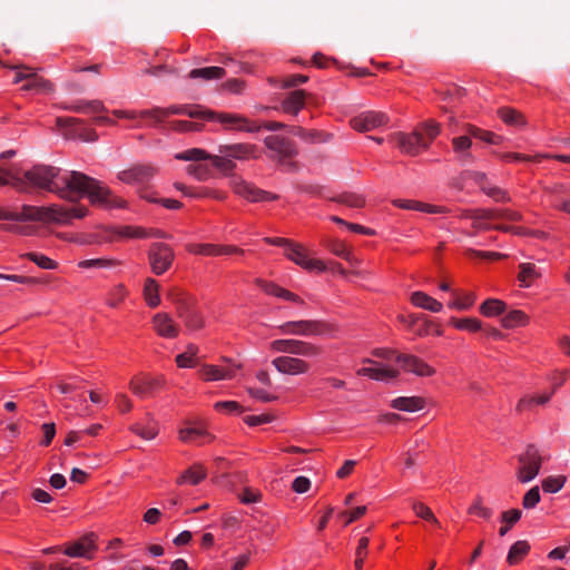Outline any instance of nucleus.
Returning <instances> with one entry per match:
<instances>
[{"label":"nucleus","mask_w":570,"mask_h":570,"mask_svg":"<svg viewBox=\"0 0 570 570\" xmlns=\"http://www.w3.org/2000/svg\"><path fill=\"white\" fill-rule=\"evenodd\" d=\"M0 174L10 176L11 184L21 193H27L29 187L43 189L56 194L63 200L78 203L87 197L92 205L101 207H122L124 200L117 198L109 188L99 180L76 170L61 171L60 168L49 165H36L23 173L22 177L11 174L0 167Z\"/></svg>","instance_id":"1"},{"label":"nucleus","mask_w":570,"mask_h":570,"mask_svg":"<svg viewBox=\"0 0 570 570\" xmlns=\"http://www.w3.org/2000/svg\"><path fill=\"white\" fill-rule=\"evenodd\" d=\"M0 220L11 222H63L66 215L60 208L23 205L20 212L0 207Z\"/></svg>","instance_id":"2"},{"label":"nucleus","mask_w":570,"mask_h":570,"mask_svg":"<svg viewBox=\"0 0 570 570\" xmlns=\"http://www.w3.org/2000/svg\"><path fill=\"white\" fill-rule=\"evenodd\" d=\"M169 297L176 305L177 315L184 322L187 330L198 331L204 327V317L196 308L193 298L176 289L169 293Z\"/></svg>","instance_id":"3"},{"label":"nucleus","mask_w":570,"mask_h":570,"mask_svg":"<svg viewBox=\"0 0 570 570\" xmlns=\"http://www.w3.org/2000/svg\"><path fill=\"white\" fill-rule=\"evenodd\" d=\"M331 330L332 326L328 323L320 320L292 321L279 325L282 334L305 337L322 336Z\"/></svg>","instance_id":"4"},{"label":"nucleus","mask_w":570,"mask_h":570,"mask_svg":"<svg viewBox=\"0 0 570 570\" xmlns=\"http://www.w3.org/2000/svg\"><path fill=\"white\" fill-rule=\"evenodd\" d=\"M269 347L277 353L298 355L303 357H316L322 353V348L311 342L301 340H275L271 342Z\"/></svg>","instance_id":"5"},{"label":"nucleus","mask_w":570,"mask_h":570,"mask_svg":"<svg viewBox=\"0 0 570 570\" xmlns=\"http://www.w3.org/2000/svg\"><path fill=\"white\" fill-rule=\"evenodd\" d=\"M229 186L234 193L249 202H272L278 199V195L257 188L255 185L238 176H233Z\"/></svg>","instance_id":"6"},{"label":"nucleus","mask_w":570,"mask_h":570,"mask_svg":"<svg viewBox=\"0 0 570 570\" xmlns=\"http://www.w3.org/2000/svg\"><path fill=\"white\" fill-rule=\"evenodd\" d=\"M204 119L219 122L225 130H243L248 132L259 130V127L252 126L247 118L237 114L205 110Z\"/></svg>","instance_id":"7"},{"label":"nucleus","mask_w":570,"mask_h":570,"mask_svg":"<svg viewBox=\"0 0 570 570\" xmlns=\"http://www.w3.org/2000/svg\"><path fill=\"white\" fill-rule=\"evenodd\" d=\"M391 139L396 144L400 150L410 156H416L422 149L429 148V141H425L423 132L414 129L412 132H395Z\"/></svg>","instance_id":"8"},{"label":"nucleus","mask_w":570,"mask_h":570,"mask_svg":"<svg viewBox=\"0 0 570 570\" xmlns=\"http://www.w3.org/2000/svg\"><path fill=\"white\" fill-rule=\"evenodd\" d=\"M148 258L151 271L156 275H161L171 266L175 253L173 248L165 243H154L148 252Z\"/></svg>","instance_id":"9"},{"label":"nucleus","mask_w":570,"mask_h":570,"mask_svg":"<svg viewBox=\"0 0 570 570\" xmlns=\"http://www.w3.org/2000/svg\"><path fill=\"white\" fill-rule=\"evenodd\" d=\"M362 362L364 364H368L370 366L358 368L356 371V374L358 376H367L372 380L384 383H391L400 376L399 370L386 366L379 361H374L372 358H364Z\"/></svg>","instance_id":"10"},{"label":"nucleus","mask_w":570,"mask_h":570,"mask_svg":"<svg viewBox=\"0 0 570 570\" xmlns=\"http://www.w3.org/2000/svg\"><path fill=\"white\" fill-rule=\"evenodd\" d=\"M97 539L98 537L95 532H88L78 540L67 544L63 553L71 558H86L91 560V552L98 549L96 543Z\"/></svg>","instance_id":"11"},{"label":"nucleus","mask_w":570,"mask_h":570,"mask_svg":"<svg viewBox=\"0 0 570 570\" xmlns=\"http://www.w3.org/2000/svg\"><path fill=\"white\" fill-rule=\"evenodd\" d=\"M285 256L294 262L296 265L303 267L306 271L324 272L326 265L321 259L309 258L306 250L301 244H293L285 250Z\"/></svg>","instance_id":"12"},{"label":"nucleus","mask_w":570,"mask_h":570,"mask_svg":"<svg viewBox=\"0 0 570 570\" xmlns=\"http://www.w3.org/2000/svg\"><path fill=\"white\" fill-rule=\"evenodd\" d=\"M264 144L267 149L275 153L277 160L282 164L297 154L294 141L279 135H269L265 137Z\"/></svg>","instance_id":"13"},{"label":"nucleus","mask_w":570,"mask_h":570,"mask_svg":"<svg viewBox=\"0 0 570 570\" xmlns=\"http://www.w3.org/2000/svg\"><path fill=\"white\" fill-rule=\"evenodd\" d=\"M158 173V168L153 165H136L118 174V179L126 184L142 185L151 180Z\"/></svg>","instance_id":"14"},{"label":"nucleus","mask_w":570,"mask_h":570,"mask_svg":"<svg viewBox=\"0 0 570 570\" xmlns=\"http://www.w3.org/2000/svg\"><path fill=\"white\" fill-rule=\"evenodd\" d=\"M273 366L282 374L298 375L309 371V364L298 357L278 356L272 361Z\"/></svg>","instance_id":"15"},{"label":"nucleus","mask_w":570,"mask_h":570,"mask_svg":"<svg viewBox=\"0 0 570 570\" xmlns=\"http://www.w3.org/2000/svg\"><path fill=\"white\" fill-rule=\"evenodd\" d=\"M387 117L379 111H365L351 119V126L357 131H370L386 124Z\"/></svg>","instance_id":"16"},{"label":"nucleus","mask_w":570,"mask_h":570,"mask_svg":"<svg viewBox=\"0 0 570 570\" xmlns=\"http://www.w3.org/2000/svg\"><path fill=\"white\" fill-rule=\"evenodd\" d=\"M226 361L229 363L227 366L210 364L203 365L200 368L202 379L204 381H223L234 379L239 365L232 363L229 360Z\"/></svg>","instance_id":"17"},{"label":"nucleus","mask_w":570,"mask_h":570,"mask_svg":"<svg viewBox=\"0 0 570 570\" xmlns=\"http://www.w3.org/2000/svg\"><path fill=\"white\" fill-rule=\"evenodd\" d=\"M396 362L401 364L403 370L417 376H432L435 373L433 367L415 355L399 354L396 355Z\"/></svg>","instance_id":"18"},{"label":"nucleus","mask_w":570,"mask_h":570,"mask_svg":"<svg viewBox=\"0 0 570 570\" xmlns=\"http://www.w3.org/2000/svg\"><path fill=\"white\" fill-rule=\"evenodd\" d=\"M164 384L163 377H134L129 382V389L139 397H147L153 395Z\"/></svg>","instance_id":"19"},{"label":"nucleus","mask_w":570,"mask_h":570,"mask_svg":"<svg viewBox=\"0 0 570 570\" xmlns=\"http://www.w3.org/2000/svg\"><path fill=\"white\" fill-rule=\"evenodd\" d=\"M257 147L252 144H232L220 145L218 153L229 157L232 160H246L249 158H257Z\"/></svg>","instance_id":"20"},{"label":"nucleus","mask_w":570,"mask_h":570,"mask_svg":"<svg viewBox=\"0 0 570 570\" xmlns=\"http://www.w3.org/2000/svg\"><path fill=\"white\" fill-rule=\"evenodd\" d=\"M153 327L156 333L165 338H175L179 334V326L167 313H157L153 317Z\"/></svg>","instance_id":"21"},{"label":"nucleus","mask_w":570,"mask_h":570,"mask_svg":"<svg viewBox=\"0 0 570 570\" xmlns=\"http://www.w3.org/2000/svg\"><path fill=\"white\" fill-rule=\"evenodd\" d=\"M179 439L185 443L204 444L213 438L204 426L193 425L180 429Z\"/></svg>","instance_id":"22"},{"label":"nucleus","mask_w":570,"mask_h":570,"mask_svg":"<svg viewBox=\"0 0 570 570\" xmlns=\"http://www.w3.org/2000/svg\"><path fill=\"white\" fill-rule=\"evenodd\" d=\"M306 92L304 90L291 91L282 101V110L286 114L296 116L305 105Z\"/></svg>","instance_id":"23"},{"label":"nucleus","mask_w":570,"mask_h":570,"mask_svg":"<svg viewBox=\"0 0 570 570\" xmlns=\"http://www.w3.org/2000/svg\"><path fill=\"white\" fill-rule=\"evenodd\" d=\"M206 475L207 473L204 470V465H190L177 478L176 483L179 485H197L206 478Z\"/></svg>","instance_id":"24"},{"label":"nucleus","mask_w":570,"mask_h":570,"mask_svg":"<svg viewBox=\"0 0 570 570\" xmlns=\"http://www.w3.org/2000/svg\"><path fill=\"white\" fill-rule=\"evenodd\" d=\"M424 400L419 396H400L391 402V406L399 411L416 412L424 407Z\"/></svg>","instance_id":"25"},{"label":"nucleus","mask_w":570,"mask_h":570,"mask_svg":"<svg viewBox=\"0 0 570 570\" xmlns=\"http://www.w3.org/2000/svg\"><path fill=\"white\" fill-rule=\"evenodd\" d=\"M452 146L454 153L458 155V159L462 164H466L473 160L470 153L472 140L469 136H460L452 139Z\"/></svg>","instance_id":"26"},{"label":"nucleus","mask_w":570,"mask_h":570,"mask_svg":"<svg viewBox=\"0 0 570 570\" xmlns=\"http://www.w3.org/2000/svg\"><path fill=\"white\" fill-rule=\"evenodd\" d=\"M531 546L527 540H519L514 542L508 552L507 562L510 566L520 563L530 552Z\"/></svg>","instance_id":"27"},{"label":"nucleus","mask_w":570,"mask_h":570,"mask_svg":"<svg viewBox=\"0 0 570 570\" xmlns=\"http://www.w3.org/2000/svg\"><path fill=\"white\" fill-rule=\"evenodd\" d=\"M411 302L415 306H417L420 308L428 309V311L433 312V313H439L443 308L442 303H440L439 301H436L435 298L429 296L428 294H425L423 292H414V293H412Z\"/></svg>","instance_id":"28"},{"label":"nucleus","mask_w":570,"mask_h":570,"mask_svg":"<svg viewBox=\"0 0 570 570\" xmlns=\"http://www.w3.org/2000/svg\"><path fill=\"white\" fill-rule=\"evenodd\" d=\"M65 109L81 114H100L106 111L104 102L97 99L90 101H77L70 106H66Z\"/></svg>","instance_id":"29"},{"label":"nucleus","mask_w":570,"mask_h":570,"mask_svg":"<svg viewBox=\"0 0 570 570\" xmlns=\"http://www.w3.org/2000/svg\"><path fill=\"white\" fill-rule=\"evenodd\" d=\"M31 77L32 78H29L28 81L21 87L22 90H33L41 94H49L53 90L52 83L49 80L38 76L35 71L31 72Z\"/></svg>","instance_id":"30"},{"label":"nucleus","mask_w":570,"mask_h":570,"mask_svg":"<svg viewBox=\"0 0 570 570\" xmlns=\"http://www.w3.org/2000/svg\"><path fill=\"white\" fill-rule=\"evenodd\" d=\"M165 111L167 117L170 115H187L190 118L204 119L205 116V109L193 105L170 106L165 108Z\"/></svg>","instance_id":"31"},{"label":"nucleus","mask_w":570,"mask_h":570,"mask_svg":"<svg viewBox=\"0 0 570 570\" xmlns=\"http://www.w3.org/2000/svg\"><path fill=\"white\" fill-rule=\"evenodd\" d=\"M226 75V71L222 67H205L193 69L188 77L191 79L200 78L203 80L222 79Z\"/></svg>","instance_id":"32"},{"label":"nucleus","mask_w":570,"mask_h":570,"mask_svg":"<svg viewBox=\"0 0 570 570\" xmlns=\"http://www.w3.org/2000/svg\"><path fill=\"white\" fill-rule=\"evenodd\" d=\"M522 511L519 509H510L501 513V522L504 523L499 529V535L504 537L512 527L521 519Z\"/></svg>","instance_id":"33"},{"label":"nucleus","mask_w":570,"mask_h":570,"mask_svg":"<svg viewBox=\"0 0 570 570\" xmlns=\"http://www.w3.org/2000/svg\"><path fill=\"white\" fill-rule=\"evenodd\" d=\"M519 275L518 279L520 282V286L522 287H529L534 279H537L540 276V273L537 271V267L534 264L531 263H522L519 266Z\"/></svg>","instance_id":"34"},{"label":"nucleus","mask_w":570,"mask_h":570,"mask_svg":"<svg viewBox=\"0 0 570 570\" xmlns=\"http://www.w3.org/2000/svg\"><path fill=\"white\" fill-rule=\"evenodd\" d=\"M159 285L154 278H147L144 286V296L150 307H157L160 304Z\"/></svg>","instance_id":"35"},{"label":"nucleus","mask_w":570,"mask_h":570,"mask_svg":"<svg viewBox=\"0 0 570 570\" xmlns=\"http://www.w3.org/2000/svg\"><path fill=\"white\" fill-rule=\"evenodd\" d=\"M501 324L505 328L524 326L528 324V316L519 309H513L501 318Z\"/></svg>","instance_id":"36"},{"label":"nucleus","mask_w":570,"mask_h":570,"mask_svg":"<svg viewBox=\"0 0 570 570\" xmlns=\"http://www.w3.org/2000/svg\"><path fill=\"white\" fill-rule=\"evenodd\" d=\"M465 130L470 136L479 138L489 144L498 145L502 141V137L495 135L492 131L482 130L473 125H466Z\"/></svg>","instance_id":"37"},{"label":"nucleus","mask_w":570,"mask_h":570,"mask_svg":"<svg viewBox=\"0 0 570 570\" xmlns=\"http://www.w3.org/2000/svg\"><path fill=\"white\" fill-rule=\"evenodd\" d=\"M450 324L461 331L476 332V331L483 330L481 321H479L476 318H472V317H466V318L452 317L450 320Z\"/></svg>","instance_id":"38"},{"label":"nucleus","mask_w":570,"mask_h":570,"mask_svg":"<svg viewBox=\"0 0 570 570\" xmlns=\"http://www.w3.org/2000/svg\"><path fill=\"white\" fill-rule=\"evenodd\" d=\"M49 207L60 208L66 215V220H63V222H41L42 224H69L72 218H82V217L87 216V214H88V209L85 206H78L72 209H67L63 206L55 204V205H50Z\"/></svg>","instance_id":"39"},{"label":"nucleus","mask_w":570,"mask_h":570,"mask_svg":"<svg viewBox=\"0 0 570 570\" xmlns=\"http://www.w3.org/2000/svg\"><path fill=\"white\" fill-rule=\"evenodd\" d=\"M327 248L336 256L344 258L348 263L353 262V253L347 245L338 239L328 240Z\"/></svg>","instance_id":"40"},{"label":"nucleus","mask_w":570,"mask_h":570,"mask_svg":"<svg viewBox=\"0 0 570 570\" xmlns=\"http://www.w3.org/2000/svg\"><path fill=\"white\" fill-rule=\"evenodd\" d=\"M475 302L473 293L454 294V298L449 302L448 306L459 311H466L472 307Z\"/></svg>","instance_id":"41"},{"label":"nucleus","mask_w":570,"mask_h":570,"mask_svg":"<svg viewBox=\"0 0 570 570\" xmlns=\"http://www.w3.org/2000/svg\"><path fill=\"white\" fill-rule=\"evenodd\" d=\"M505 308V303L495 298H489L480 306V311L484 316H495L502 314Z\"/></svg>","instance_id":"42"},{"label":"nucleus","mask_w":570,"mask_h":570,"mask_svg":"<svg viewBox=\"0 0 570 570\" xmlns=\"http://www.w3.org/2000/svg\"><path fill=\"white\" fill-rule=\"evenodd\" d=\"M566 481L567 478L564 475H551L542 480L541 487L546 493H557L563 488Z\"/></svg>","instance_id":"43"},{"label":"nucleus","mask_w":570,"mask_h":570,"mask_svg":"<svg viewBox=\"0 0 570 570\" xmlns=\"http://www.w3.org/2000/svg\"><path fill=\"white\" fill-rule=\"evenodd\" d=\"M500 118L508 125L521 127L524 125L523 116L514 109L500 108L498 110Z\"/></svg>","instance_id":"44"},{"label":"nucleus","mask_w":570,"mask_h":570,"mask_svg":"<svg viewBox=\"0 0 570 570\" xmlns=\"http://www.w3.org/2000/svg\"><path fill=\"white\" fill-rule=\"evenodd\" d=\"M468 513L471 515L480 517L484 520H489L492 517L493 511L491 508L483 505V499L478 495L468 509Z\"/></svg>","instance_id":"45"},{"label":"nucleus","mask_w":570,"mask_h":570,"mask_svg":"<svg viewBox=\"0 0 570 570\" xmlns=\"http://www.w3.org/2000/svg\"><path fill=\"white\" fill-rule=\"evenodd\" d=\"M210 157L212 155H209L206 150L199 148L188 149L176 155L177 159L186 161H200L206 159L210 160Z\"/></svg>","instance_id":"46"},{"label":"nucleus","mask_w":570,"mask_h":570,"mask_svg":"<svg viewBox=\"0 0 570 570\" xmlns=\"http://www.w3.org/2000/svg\"><path fill=\"white\" fill-rule=\"evenodd\" d=\"M131 430L137 435L145 440H153L158 433V428L155 422H149L146 425L141 423H136L135 425H132Z\"/></svg>","instance_id":"47"},{"label":"nucleus","mask_w":570,"mask_h":570,"mask_svg":"<svg viewBox=\"0 0 570 570\" xmlns=\"http://www.w3.org/2000/svg\"><path fill=\"white\" fill-rule=\"evenodd\" d=\"M333 200L352 208L362 207L365 203L364 198L361 195L353 193L341 194L337 197L333 198Z\"/></svg>","instance_id":"48"},{"label":"nucleus","mask_w":570,"mask_h":570,"mask_svg":"<svg viewBox=\"0 0 570 570\" xmlns=\"http://www.w3.org/2000/svg\"><path fill=\"white\" fill-rule=\"evenodd\" d=\"M550 459L546 453H541L534 446L529 445L525 453L520 456V463H542Z\"/></svg>","instance_id":"49"},{"label":"nucleus","mask_w":570,"mask_h":570,"mask_svg":"<svg viewBox=\"0 0 570 570\" xmlns=\"http://www.w3.org/2000/svg\"><path fill=\"white\" fill-rule=\"evenodd\" d=\"M367 511L365 505L356 507L352 510H345L338 513V518L343 520L344 525H348L354 521L361 519Z\"/></svg>","instance_id":"50"},{"label":"nucleus","mask_w":570,"mask_h":570,"mask_svg":"<svg viewBox=\"0 0 570 570\" xmlns=\"http://www.w3.org/2000/svg\"><path fill=\"white\" fill-rule=\"evenodd\" d=\"M23 257H27L28 259H30L31 262H33L40 268H43V269H55L58 266L55 261H52L48 256L39 254V253L30 252V253L24 254Z\"/></svg>","instance_id":"51"},{"label":"nucleus","mask_w":570,"mask_h":570,"mask_svg":"<svg viewBox=\"0 0 570 570\" xmlns=\"http://www.w3.org/2000/svg\"><path fill=\"white\" fill-rule=\"evenodd\" d=\"M541 465H520L517 471V479L520 483H527L533 480L540 471Z\"/></svg>","instance_id":"52"},{"label":"nucleus","mask_w":570,"mask_h":570,"mask_svg":"<svg viewBox=\"0 0 570 570\" xmlns=\"http://www.w3.org/2000/svg\"><path fill=\"white\" fill-rule=\"evenodd\" d=\"M210 161L215 168L226 174L233 171L236 167V164L229 157L222 154L212 155Z\"/></svg>","instance_id":"53"},{"label":"nucleus","mask_w":570,"mask_h":570,"mask_svg":"<svg viewBox=\"0 0 570 570\" xmlns=\"http://www.w3.org/2000/svg\"><path fill=\"white\" fill-rule=\"evenodd\" d=\"M118 265V262L110 258H92L79 263L80 268H112Z\"/></svg>","instance_id":"54"},{"label":"nucleus","mask_w":570,"mask_h":570,"mask_svg":"<svg viewBox=\"0 0 570 570\" xmlns=\"http://www.w3.org/2000/svg\"><path fill=\"white\" fill-rule=\"evenodd\" d=\"M423 132L425 141H429V145L435 139V137L440 134V124L434 120H429L423 122L421 126L416 128Z\"/></svg>","instance_id":"55"},{"label":"nucleus","mask_w":570,"mask_h":570,"mask_svg":"<svg viewBox=\"0 0 570 570\" xmlns=\"http://www.w3.org/2000/svg\"><path fill=\"white\" fill-rule=\"evenodd\" d=\"M412 509H413V511L415 512V514L419 518H421V519H423L425 521H431V522H433L436 525H440V522L434 517L432 510L428 505H425L424 503H422V502H414Z\"/></svg>","instance_id":"56"},{"label":"nucleus","mask_w":570,"mask_h":570,"mask_svg":"<svg viewBox=\"0 0 570 570\" xmlns=\"http://www.w3.org/2000/svg\"><path fill=\"white\" fill-rule=\"evenodd\" d=\"M198 347L194 344L187 346V351L176 356V363L179 367H191V360L197 354Z\"/></svg>","instance_id":"57"},{"label":"nucleus","mask_w":570,"mask_h":570,"mask_svg":"<svg viewBox=\"0 0 570 570\" xmlns=\"http://www.w3.org/2000/svg\"><path fill=\"white\" fill-rule=\"evenodd\" d=\"M556 389H553L551 392L549 393H543L539 396H531V397H524V399H521L519 404H518V409L519 410H523L532 404H546L552 396V394L554 393Z\"/></svg>","instance_id":"58"},{"label":"nucleus","mask_w":570,"mask_h":570,"mask_svg":"<svg viewBox=\"0 0 570 570\" xmlns=\"http://www.w3.org/2000/svg\"><path fill=\"white\" fill-rule=\"evenodd\" d=\"M541 495L539 487L531 488L522 498V507L524 509H533L540 502Z\"/></svg>","instance_id":"59"},{"label":"nucleus","mask_w":570,"mask_h":570,"mask_svg":"<svg viewBox=\"0 0 570 570\" xmlns=\"http://www.w3.org/2000/svg\"><path fill=\"white\" fill-rule=\"evenodd\" d=\"M187 173L198 180H206L210 176V168L205 164H190L187 167Z\"/></svg>","instance_id":"60"},{"label":"nucleus","mask_w":570,"mask_h":570,"mask_svg":"<svg viewBox=\"0 0 570 570\" xmlns=\"http://www.w3.org/2000/svg\"><path fill=\"white\" fill-rule=\"evenodd\" d=\"M482 191L497 202H510L509 194L499 187L482 185Z\"/></svg>","instance_id":"61"},{"label":"nucleus","mask_w":570,"mask_h":570,"mask_svg":"<svg viewBox=\"0 0 570 570\" xmlns=\"http://www.w3.org/2000/svg\"><path fill=\"white\" fill-rule=\"evenodd\" d=\"M492 213V217H497V219H503L508 222H519L522 219V215L519 212L512 209H489Z\"/></svg>","instance_id":"62"},{"label":"nucleus","mask_w":570,"mask_h":570,"mask_svg":"<svg viewBox=\"0 0 570 570\" xmlns=\"http://www.w3.org/2000/svg\"><path fill=\"white\" fill-rule=\"evenodd\" d=\"M308 80L307 76L304 75H291L279 80V87L283 89L295 88L299 85L305 83Z\"/></svg>","instance_id":"63"},{"label":"nucleus","mask_w":570,"mask_h":570,"mask_svg":"<svg viewBox=\"0 0 570 570\" xmlns=\"http://www.w3.org/2000/svg\"><path fill=\"white\" fill-rule=\"evenodd\" d=\"M188 250L198 255L217 256V245L213 244L189 245Z\"/></svg>","instance_id":"64"}]
</instances>
